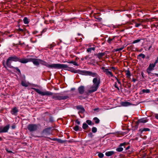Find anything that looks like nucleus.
<instances>
[{
  "label": "nucleus",
  "instance_id": "nucleus-63",
  "mask_svg": "<svg viewBox=\"0 0 158 158\" xmlns=\"http://www.w3.org/2000/svg\"><path fill=\"white\" fill-rule=\"evenodd\" d=\"M158 63V60H156L154 64H155L156 65V64Z\"/></svg>",
  "mask_w": 158,
  "mask_h": 158
},
{
  "label": "nucleus",
  "instance_id": "nucleus-27",
  "mask_svg": "<svg viewBox=\"0 0 158 158\" xmlns=\"http://www.w3.org/2000/svg\"><path fill=\"white\" fill-rule=\"evenodd\" d=\"M142 57L143 59H144L145 57V56L144 54L141 53L140 54L137 56V59H138L140 60L141 59L140 58V57Z\"/></svg>",
  "mask_w": 158,
  "mask_h": 158
},
{
  "label": "nucleus",
  "instance_id": "nucleus-46",
  "mask_svg": "<svg viewBox=\"0 0 158 158\" xmlns=\"http://www.w3.org/2000/svg\"><path fill=\"white\" fill-rule=\"evenodd\" d=\"M156 75L158 77V73H150L149 75L151 76H153L154 75Z\"/></svg>",
  "mask_w": 158,
  "mask_h": 158
},
{
  "label": "nucleus",
  "instance_id": "nucleus-25",
  "mask_svg": "<svg viewBox=\"0 0 158 158\" xmlns=\"http://www.w3.org/2000/svg\"><path fill=\"white\" fill-rule=\"evenodd\" d=\"M11 69H15L18 72L17 74L18 75L20 76L21 75V73L20 70L17 67H14L13 68H11Z\"/></svg>",
  "mask_w": 158,
  "mask_h": 158
},
{
  "label": "nucleus",
  "instance_id": "nucleus-58",
  "mask_svg": "<svg viewBox=\"0 0 158 158\" xmlns=\"http://www.w3.org/2000/svg\"><path fill=\"white\" fill-rule=\"evenodd\" d=\"M141 75L143 78H144V73L143 72H141Z\"/></svg>",
  "mask_w": 158,
  "mask_h": 158
},
{
  "label": "nucleus",
  "instance_id": "nucleus-5",
  "mask_svg": "<svg viewBox=\"0 0 158 158\" xmlns=\"http://www.w3.org/2000/svg\"><path fill=\"white\" fill-rule=\"evenodd\" d=\"M82 75L86 76H90L92 77H95V78L99 77V76L97 73L85 70H82Z\"/></svg>",
  "mask_w": 158,
  "mask_h": 158
},
{
  "label": "nucleus",
  "instance_id": "nucleus-18",
  "mask_svg": "<svg viewBox=\"0 0 158 158\" xmlns=\"http://www.w3.org/2000/svg\"><path fill=\"white\" fill-rule=\"evenodd\" d=\"M10 125L8 124L2 128V130L3 133L7 132L10 128Z\"/></svg>",
  "mask_w": 158,
  "mask_h": 158
},
{
  "label": "nucleus",
  "instance_id": "nucleus-48",
  "mask_svg": "<svg viewBox=\"0 0 158 158\" xmlns=\"http://www.w3.org/2000/svg\"><path fill=\"white\" fill-rule=\"evenodd\" d=\"M49 122L52 123L54 121V118L53 117L50 116L49 118Z\"/></svg>",
  "mask_w": 158,
  "mask_h": 158
},
{
  "label": "nucleus",
  "instance_id": "nucleus-56",
  "mask_svg": "<svg viewBox=\"0 0 158 158\" xmlns=\"http://www.w3.org/2000/svg\"><path fill=\"white\" fill-rule=\"evenodd\" d=\"M155 117L156 119H158V114H155Z\"/></svg>",
  "mask_w": 158,
  "mask_h": 158
},
{
  "label": "nucleus",
  "instance_id": "nucleus-59",
  "mask_svg": "<svg viewBox=\"0 0 158 158\" xmlns=\"http://www.w3.org/2000/svg\"><path fill=\"white\" fill-rule=\"evenodd\" d=\"M116 84H116V83H115V85H114V86H115V87L116 88L118 89V90H119V87H118V86L116 85Z\"/></svg>",
  "mask_w": 158,
  "mask_h": 158
},
{
  "label": "nucleus",
  "instance_id": "nucleus-34",
  "mask_svg": "<svg viewBox=\"0 0 158 158\" xmlns=\"http://www.w3.org/2000/svg\"><path fill=\"white\" fill-rule=\"evenodd\" d=\"M142 94L143 93H148L150 92V90L149 89H143L142 90Z\"/></svg>",
  "mask_w": 158,
  "mask_h": 158
},
{
  "label": "nucleus",
  "instance_id": "nucleus-7",
  "mask_svg": "<svg viewBox=\"0 0 158 158\" xmlns=\"http://www.w3.org/2000/svg\"><path fill=\"white\" fill-rule=\"evenodd\" d=\"M52 127H49L44 129L41 132V134L43 135V136L45 137L44 136L47 135H50L51 134V130Z\"/></svg>",
  "mask_w": 158,
  "mask_h": 158
},
{
  "label": "nucleus",
  "instance_id": "nucleus-55",
  "mask_svg": "<svg viewBox=\"0 0 158 158\" xmlns=\"http://www.w3.org/2000/svg\"><path fill=\"white\" fill-rule=\"evenodd\" d=\"M96 19L99 21H101L102 20V18L101 17H98L97 18H96Z\"/></svg>",
  "mask_w": 158,
  "mask_h": 158
},
{
  "label": "nucleus",
  "instance_id": "nucleus-28",
  "mask_svg": "<svg viewBox=\"0 0 158 158\" xmlns=\"http://www.w3.org/2000/svg\"><path fill=\"white\" fill-rule=\"evenodd\" d=\"M56 45V44L55 43H52V44L48 45L49 48L51 49L52 50L53 49V48Z\"/></svg>",
  "mask_w": 158,
  "mask_h": 158
},
{
  "label": "nucleus",
  "instance_id": "nucleus-62",
  "mask_svg": "<svg viewBox=\"0 0 158 158\" xmlns=\"http://www.w3.org/2000/svg\"><path fill=\"white\" fill-rule=\"evenodd\" d=\"M147 71L149 75L150 74V73H151V72H150L151 71H149V70H148V68L147 69Z\"/></svg>",
  "mask_w": 158,
  "mask_h": 158
},
{
  "label": "nucleus",
  "instance_id": "nucleus-16",
  "mask_svg": "<svg viewBox=\"0 0 158 158\" xmlns=\"http://www.w3.org/2000/svg\"><path fill=\"white\" fill-rule=\"evenodd\" d=\"M105 73L108 76H110L111 77H112L115 78H116V77L115 76L113 75L112 73L111 72L109 71L108 69H107L106 70H105Z\"/></svg>",
  "mask_w": 158,
  "mask_h": 158
},
{
  "label": "nucleus",
  "instance_id": "nucleus-22",
  "mask_svg": "<svg viewBox=\"0 0 158 158\" xmlns=\"http://www.w3.org/2000/svg\"><path fill=\"white\" fill-rule=\"evenodd\" d=\"M114 153V152L113 151H110L107 152L105 153V155L106 156H110L112 155Z\"/></svg>",
  "mask_w": 158,
  "mask_h": 158
},
{
  "label": "nucleus",
  "instance_id": "nucleus-41",
  "mask_svg": "<svg viewBox=\"0 0 158 158\" xmlns=\"http://www.w3.org/2000/svg\"><path fill=\"white\" fill-rule=\"evenodd\" d=\"M73 130L75 131H77L79 130V126L78 125H76L73 127Z\"/></svg>",
  "mask_w": 158,
  "mask_h": 158
},
{
  "label": "nucleus",
  "instance_id": "nucleus-37",
  "mask_svg": "<svg viewBox=\"0 0 158 158\" xmlns=\"http://www.w3.org/2000/svg\"><path fill=\"white\" fill-rule=\"evenodd\" d=\"M93 119L94 120H95V123H96V124H98V123L99 122H100V120L97 117H94V118H93Z\"/></svg>",
  "mask_w": 158,
  "mask_h": 158
},
{
  "label": "nucleus",
  "instance_id": "nucleus-14",
  "mask_svg": "<svg viewBox=\"0 0 158 158\" xmlns=\"http://www.w3.org/2000/svg\"><path fill=\"white\" fill-rule=\"evenodd\" d=\"M47 138L50 139V140H52L56 141L59 143H65L66 141L65 140H62L60 139H57V138H54L53 139H52V138H51L49 137H48Z\"/></svg>",
  "mask_w": 158,
  "mask_h": 158
},
{
  "label": "nucleus",
  "instance_id": "nucleus-42",
  "mask_svg": "<svg viewBox=\"0 0 158 158\" xmlns=\"http://www.w3.org/2000/svg\"><path fill=\"white\" fill-rule=\"evenodd\" d=\"M124 48V47H122L121 48H117L116 49H114V52H118L122 50Z\"/></svg>",
  "mask_w": 158,
  "mask_h": 158
},
{
  "label": "nucleus",
  "instance_id": "nucleus-29",
  "mask_svg": "<svg viewBox=\"0 0 158 158\" xmlns=\"http://www.w3.org/2000/svg\"><path fill=\"white\" fill-rule=\"evenodd\" d=\"M89 127L88 125L85 123H83L82 125V128L84 130H86Z\"/></svg>",
  "mask_w": 158,
  "mask_h": 158
},
{
  "label": "nucleus",
  "instance_id": "nucleus-11",
  "mask_svg": "<svg viewBox=\"0 0 158 158\" xmlns=\"http://www.w3.org/2000/svg\"><path fill=\"white\" fill-rule=\"evenodd\" d=\"M34 58H22V61L21 63L23 64H25L28 62H32Z\"/></svg>",
  "mask_w": 158,
  "mask_h": 158
},
{
  "label": "nucleus",
  "instance_id": "nucleus-36",
  "mask_svg": "<svg viewBox=\"0 0 158 158\" xmlns=\"http://www.w3.org/2000/svg\"><path fill=\"white\" fill-rule=\"evenodd\" d=\"M126 75L128 77H129L131 76V73L129 70H127L126 71Z\"/></svg>",
  "mask_w": 158,
  "mask_h": 158
},
{
  "label": "nucleus",
  "instance_id": "nucleus-2",
  "mask_svg": "<svg viewBox=\"0 0 158 158\" xmlns=\"http://www.w3.org/2000/svg\"><path fill=\"white\" fill-rule=\"evenodd\" d=\"M93 85L90 87V89L88 90L89 93H91L96 91L98 88L100 83V79L99 78H94L93 80Z\"/></svg>",
  "mask_w": 158,
  "mask_h": 158
},
{
  "label": "nucleus",
  "instance_id": "nucleus-10",
  "mask_svg": "<svg viewBox=\"0 0 158 158\" xmlns=\"http://www.w3.org/2000/svg\"><path fill=\"white\" fill-rule=\"evenodd\" d=\"M148 121V120L147 119V118H140L139 120H138L136 122V125L135 126V127H138V126L139 123H145L147 122Z\"/></svg>",
  "mask_w": 158,
  "mask_h": 158
},
{
  "label": "nucleus",
  "instance_id": "nucleus-61",
  "mask_svg": "<svg viewBox=\"0 0 158 158\" xmlns=\"http://www.w3.org/2000/svg\"><path fill=\"white\" fill-rule=\"evenodd\" d=\"M128 86L129 88H130L131 87V84L129 83L128 84Z\"/></svg>",
  "mask_w": 158,
  "mask_h": 158
},
{
  "label": "nucleus",
  "instance_id": "nucleus-24",
  "mask_svg": "<svg viewBox=\"0 0 158 158\" xmlns=\"http://www.w3.org/2000/svg\"><path fill=\"white\" fill-rule=\"evenodd\" d=\"M150 131V129L148 128H144L143 129H140L139 130V131L140 132L141 134L144 131Z\"/></svg>",
  "mask_w": 158,
  "mask_h": 158
},
{
  "label": "nucleus",
  "instance_id": "nucleus-15",
  "mask_svg": "<svg viewBox=\"0 0 158 158\" xmlns=\"http://www.w3.org/2000/svg\"><path fill=\"white\" fill-rule=\"evenodd\" d=\"M121 104L122 106L125 107L134 105L132 103L127 101L122 102L121 103Z\"/></svg>",
  "mask_w": 158,
  "mask_h": 158
},
{
  "label": "nucleus",
  "instance_id": "nucleus-1",
  "mask_svg": "<svg viewBox=\"0 0 158 158\" xmlns=\"http://www.w3.org/2000/svg\"><path fill=\"white\" fill-rule=\"evenodd\" d=\"M32 89L41 96H50L52 95V98L54 99L55 100L60 101L61 100H65L69 98V97L68 95L63 96V94L60 93L53 94L52 92L50 91L46 90L42 91L40 90L39 89L34 88H32Z\"/></svg>",
  "mask_w": 158,
  "mask_h": 158
},
{
  "label": "nucleus",
  "instance_id": "nucleus-21",
  "mask_svg": "<svg viewBox=\"0 0 158 158\" xmlns=\"http://www.w3.org/2000/svg\"><path fill=\"white\" fill-rule=\"evenodd\" d=\"M155 65L154 64H150L148 67V70L149 71H151L153 70L154 68L155 67Z\"/></svg>",
  "mask_w": 158,
  "mask_h": 158
},
{
  "label": "nucleus",
  "instance_id": "nucleus-39",
  "mask_svg": "<svg viewBox=\"0 0 158 158\" xmlns=\"http://www.w3.org/2000/svg\"><path fill=\"white\" fill-rule=\"evenodd\" d=\"M123 150V148L120 147H119V148H117L116 149V151L118 152H122Z\"/></svg>",
  "mask_w": 158,
  "mask_h": 158
},
{
  "label": "nucleus",
  "instance_id": "nucleus-64",
  "mask_svg": "<svg viewBox=\"0 0 158 158\" xmlns=\"http://www.w3.org/2000/svg\"><path fill=\"white\" fill-rule=\"evenodd\" d=\"M98 110H99V108H94V111H98Z\"/></svg>",
  "mask_w": 158,
  "mask_h": 158
},
{
  "label": "nucleus",
  "instance_id": "nucleus-17",
  "mask_svg": "<svg viewBox=\"0 0 158 158\" xmlns=\"http://www.w3.org/2000/svg\"><path fill=\"white\" fill-rule=\"evenodd\" d=\"M19 112V110L16 107H14L11 111V113L13 115H17V113Z\"/></svg>",
  "mask_w": 158,
  "mask_h": 158
},
{
  "label": "nucleus",
  "instance_id": "nucleus-49",
  "mask_svg": "<svg viewBox=\"0 0 158 158\" xmlns=\"http://www.w3.org/2000/svg\"><path fill=\"white\" fill-rule=\"evenodd\" d=\"M47 28H45L43 29V30L41 31V34L45 32L47 30Z\"/></svg>",
  "mask_w": 158,
  "mask_h": 158
},
{
  "label": "nucleus",
  "instance_id": "nucleus-3",
  "mask_svg": "<svg viewBox=\"0 0 158 158\" xmlns=\"http://www.w3.org/2000/svg\"><path fill=\"white\" fill-rule=\"evenodd\" d=\"M22 58H20L19 56L14 55L13 56L9 57L7 59L6 64L10 68H13L14 66L11 65V63L12 61L19 62L21 63Z\"/></svg>",
  "mask_w": 158,
  "mask_h": 158
},
{
  "label": "nucleus",
  "instance_id": "nucleus-33",
  "mask_svg": "<svg viewBox=\"0 0 158 158\" xmlns=\"http://www.w3.org/2000/svg\"><path fill=\"white\" fill-rule=\"evenodd\" d=\"M86 123L89 125H93L94 124L91 121L89 120H87L86 121Z\"/></svg>",
  "mask_w": 158,
  "mask_h": 158
},
{
  "label": "nucleus",
  "instance_id": "nucleus-40",
  "mask_svg": "<svg viewBox=\"0 0 158 158\" xmlns=\"http://www.w3.org/2000/svg\"><path fill=\"white\" fill-rule=\"evenodd\" d=\"M97 129L96 127H93L92 128V131L94 133H95L97 132Z\"/></svg>",
  "mask_w": 158,
  "mask_h": 158
},
{
  "label": "nucleus",
  "instance_id": "nucleus-57",
  "mask_svg": "<svg viewBox=\"0 0 158 158\" xmlns=\"http://www.w3.org/2000/svg\"><path fill=\"white\" fill-rule=\"evenodd\" d=\"M3 133L2 130V127H0V133Z\"/></svg>",
  "mask_w": 158,
  "mask_h": 158
},
{
  "label": "nucleus",
  "instance_id": "nucleus-52",
  "mask_svg": "<svg viewBox=\"0 0 158 158\" xmlns=\"http://www.w3.org/2000/svg\"><path fill=\"white\" fill-rule=\"evenodd\" d=\"M6 152L9 153H12L13 152L12 151L9 150L8 148H6Z\"/></svg>",
  "mask_w": 158,
  "mask_h": 158
},
{
  "label": "nucleus",
  "instance_id": "nucleus-30",
  "mask_svg": "<svg viewBox=\"0 0 158 158\" xmlns=\"http://www.w3.org/2000/svg\"><path fill=\"white\" fill-rule=\"evenodd\" d=\"M23 21L25 24H27L29 23V21L27 17H25L23 19Z\"/></svg>",
  "mask_w": 158,
  "mask_h": 158
},
{
  "label": "nucleus",
  "instance_id": "nucleus-35",
  "mask_svg": "<svg viewBox=\"0 0 158 158\" xmlns=\"http://www.w3.org/2000/svg\"><path fill=\"white\" fill-rule=\"evenodd\" d=\"M92 50L93 51L95 50V48L94 47L89 48L87 49V52H91Z\"/></svg>",
  "mask_w": 158,
  "mask_h": 158
},
{
  "label": "nucleus",
  "instance_id": "nucleus-53",
  "mask_svg": "<svg viewBox=\"0 0 158 158\" xmlns=\"http://www.w3.org/2000/svg\"><path fill=\"white\" fill-rule=\"evenodd\" d=\"M24 30L23 29H22V28H20V27L19 28V29L18 30V31L19 32V31H21V32H24Z\"/></svg>",
  "mask_w": 158,
  "mask_h": 158
},
{
  "label": "nucleus",
  "instance_id": "nucleus-47",
  "mask_svg": "<svg viewBox=\"0 0 158 158\" xmlns=\"http://www.w3.org/2000/svg\"><path fill=\"white\" fill-rule=\"evenodd\" d=\"M88 136L89 138H92L93 136V135L92 133L89 132L88 134Z\"/></svg>",
  "mask_w": 158,
  "mask_h": 158
},
{
  "label": "nucleus",
  "instance_id": "nucleus-9",
  "mask_svg": "<svg viewBox=\"0 0 158 158\" xmlns=\"http://www.w3.org/2000/svg\"><path fill=\"white\" fill-rule=\"evenodd\" d=\"M66 70L70 71L74 73H78L82 75V70L75 69L74 68L72 67H69L68 68L66 69Z\"/></svg>",
  "mask_w": 158,
  "mask_h": 158
},
{
  "label": "nucleus",
  "instance_id": "nucleus-31",
  "mask_svg": "<svg viewBox=\"0 0 158 158\" xmlns=\"http://www.w3.org/2000/svg\"><path fill=\"white\" fill-rule=\"evenodd\" d=\"M138 21L140 22V23H135V26L136 27H138L139 26H140L141 25V23H142L143 22V20H139Z\"/></svg>",
  "mask_w": 158,
  "mask_h": 158
},
{
  "label": "nucleus",
  "instance_id": "nucleus-51",
  "mask_svg": "<svg viewBox=\"0 0 158 158\" xmlns=\"http://www.w3.org/2000/svg\"><path fill=\"white\" fill-rule=\"evenodd\" d=\"M101 69H102L103 70V71L104 73H105V70H106L107 69H106L105 67H103V66L101 68Z\"/></svg>",
  "mask_w": 158,
  "mask_h": 158
},
{
  "label": "nucleus",
  "instance_id": "nucleus-8",
  "mask_svg": "<svg viewBox=\"0 0 158 158\" xmlns=\"http://www.w3.org/2000/svg\"><path fill=\"white\" fill-rule=\"evenodd\" d=\"M39 61H40V64L45 66L48 68L53 69L54 64H50L40 59L39 60Z\"/></svg>",
  "mask_w": 158,
  "mask_h": 158
},
{
  "label": "nucleus",
  "instance_id": "nucleus-38",
  "mask_svg": "<svg viewBox=\"0 0 158 158\" xmlns=\"http://www.w3.org/2000/svg\"><path fill=\"white\" fill-rule=\"evenodd\" d=\"M21 84L23 86L27 87L28 86V85L23 81H22Z\"/></svg>",
  "mask_w": 158,
  "mask_h": 158
},
{
  "label": "nucleus",
  "instance_id": "nucleus-6",
  "mask_svg": "<svg viewBox=\"0 0 158 158\" xmlns=\"http://www.w3.org/2000/svg\"><path fill=\"white\" fill-rule=\"evenodd\" d=\"M68 66L66 64H54L53 69H64L66 70L68 68Z\"/></svg>",
  "mask_w": 158,
  "mask_h": 158
},
{
  "label": "nucleus",
  "instance_id": "nucleus-12",
  "mask_svg": "<svg viewBox=\"0 0 158 158\" xmlns=\"http://www.w3.org/2000/svg\"><path fill=\"white\" fill-rule=\"evenodd\" d=\"M76 109L78 110H79L80 111H78V114L81 113H83L85 111V109L81 105H78L77 106Z\"/></svg>",
  "mask_w": 158,
  "mask_h": 158
},
{
  "label": "nucleus",
  "instance_id": "nucleus-54",
  "mask_svg": "<svg viewBox=\"0 0 158 158\" xmlns=\"http://www.w3.org/2000/svg\"><path fill=\"white\" fill-rule=\"evenodd\" d=\"M75 122L78 125H80V121H78V119H77L76 120Z\"/></svg>",
  "mask_w": 158,
  "mask_h": 158
},
{
  "label": "nucleus",
  "instance_id": "nucleus-20",
  "mask_svg": "<svg viewBox=\"0 0 158 158\" xmlns=\"http://www.w3.org/2000/svg\"><path fill=\"white\" fill-rule=\"evenodd\" d=\"M106 52H105L103 53L100 52L98 54H95V55L97 56L98 58L100 59L105 55Z\"/></svg>",
  "mask_w": 158,
  "mask_h": 158
},
{
  "label": "nucleus",
  "instance_id": "nucleus-44",
  "mask_svg": "<svg viewBox=\"0 0 158 158\" xmlns=\"http://www.w3.org/2000/svg\"><path fill=\"white\" fill-rule=\"evenodd\" d=\"M142 40V39H139L137 40H135L132 42V43L133 44H135L136 43H138V42H139L141 41V40Z\"/></svg>",
  "mask_w": 158,
  "mask_h": 158
},
{
  "label": "nucleus",
  "instance_id": "nucleus-26",
  "mask_svg": "<svg viewBox=\"0 0 158 158\" xmlns=\"http://www.w3.org/2000/svg\"><path fill=\"white\" fill-rule=\"evenodd\" d=\"M11 69H15L18 72L17 74L18 75L20 76L21 75V73L20 70L17 67H14L13 68H11Z\"/></svg>",
  "mask_w": 158,
  "mask_h": 158
},
{
  "label": "nucleus",
  "instance_id": "nucleus-50",
  "mask_svg": "<svg viewBox=\"0 0 158 158\" xmlns=\"http://www.w3.org/2000/svg\"><path fill=\"white\" fill-rule=\"evenodd\" d=\"M16 127V126L15 125V124H13L11 126V129L12 130L15 129Z\"/></svg>",
  "mask_w": 158,
  "mask_h": 158
},
{
  "label": "nucleus",
  "instance_id": "nucleus-60",
  "mask_svg": "<svg viewBox=\"0 0 158 158\" xmlns=\"http://www.w3.org/2000/svg\"><path fill=\"white\" fill-rule=\"evenodd\" d=\"M115 79L117 80V82L118 84H121L120 81L117 77H116V78H115Z\"/></svg>",
  "mask_w": 158,
  "mask_h": 158
},
{
  "label": "nucleus",
  "instance_id": "nucleus-19",
  "mask_svg": "<svg viewBox=\"0 0 158 158\" xmlns=\"http://www.w3.org/2000/svg\"><path fill=\"white\" fill-rule=\"evenodd\" d=\"M39 60H40L39 59L34 58L32 63L35 65L37 66L39 65L40 64Z\"/></svg>",
  "mask_w": 158,
  "mask_h": 158
},
{
  "label": "nucleus",
  "instance_id": "nucleus-45",
  "mask_svg": "<svg viewBox=\"0 0 158 158\" xmlns=\"http://www.w3.org/2000/svg\"><path fill=\"white\" fill-rule=\"evenodd\" d=\"M98 156L99 158H102L104 156V154L101 152H99L98 154Z\"/></svg>",
  "mask_w": 158,
  "mask_h": 158
},
{
  "label": "nucleus",
  "instance_id": "nucleus-23",
  "mask_svg": "<svg viewBox=\"0 0 158 158\" xmlns=\"http://www.w3.org/2000/svg\"><path fill=\"white\" fill-rule=\"evenodd\" d=\"M66 62L69 63V64H73L74 65H76V66H78V64L76 62L74 61L73 60H68V61H66Z\"/></svg>",
  "mask_w": 158,
  "mask_h": 158
},
{
  "label": "nucleus",
  "instance_id": "nucleus-43",
  "mask_svg": "<svg viewBox=\"0 0 158 158\" xmlns=\"http://www.w3.org/2000/svg\"><path fill=\"white\" fill-rule=\"evenodd\" d=\"M115 37V36H114L113 39H111L110 37H109L107 41V42L109 43H110L114 39Z\"/></svg>",
  "mask_w": 158,
  "mask_h": 158
},
{
  "label": "nucleus",
  "instance_id": "nucleus-4",
  "mask_svg": "<svg viewBox=\"0 0 158 158\" xmlns=\"http://www.w3.org/2000/svg\"><path fill=\"white\" fill-rule=\"evenodd\" d=\"M27 127L30 132H33L37 131L38 127L37 124H30L28 125Z\"/></svg>",
  "mask_w": 158,
  "mask_h": 158
},
{
  "label": "nucleus",
  "instance_id": "nucleus-13",
  "mask_svg": "<svg viewBox=\"0 0 158 158\" xmlns=\"http://www.w3.org/2000/svg\"><path fill=\"white\" fill-rule=\"evenodd\" d=\"M78 90L79 94H82L85 91V87L84 86L81 85L78 88Z\"/></svg>",
  "mask_w": 158,
  "mask_h": 158
},
{
  "label": "nucleus",
  "instance_id": "nucleus-32",
  "mask_svg": "<svg viewBox=\"0 0 158 158\" xmlns=\"http://www.w3.org/2000/svg\"><path fill=\"white\" fill-rule=\"evenodd\" d=\"M129 143H126L124 142L123 143H120L119 145V147H122V146H123L124 148H125V146L127 145L128 144H129Z\"/></svg>",
  "mask_w": 158,
  "mask_h": 158
}]
</instances>
